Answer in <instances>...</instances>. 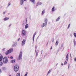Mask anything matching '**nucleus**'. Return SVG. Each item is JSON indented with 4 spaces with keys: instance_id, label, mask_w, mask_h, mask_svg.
<instances>
[{
    "instance_id": "obj_33",
    "label": "nucleus",
    "mask_w": 76,
    "mask_h": 76,
    "mask_svg": "<svg viewBox=\"0 0 76 76\" xmlns=\"http://www.w3.org/2000/svg\"><path fill=\"white\" fill-rule=\"evenodd\" d=\"M74 35L75 38H76V34L75 33L74 34Z\"/></svg>"
},
{
    "instance_id": "obj_36",
    "label": "nucleus",
    "mask_w": 76,
    "mask_h": 76,
    "mask_svg": "<svg viewBox=\"0 0 76 76\" xmlns=\"http://www.w3.org/2000/svg\"><path fill=\"white\" fill-rule=\"evenodd\" d=\"M74 44H75V45H76V42H74Z\"/></svg>"
},
{
    "instance_id": "obj_26",
    "label": "nucleus",
    "mask_w": 76,
    "mask_h": 76,
    "mask_svg": "<svg viewBox=\"0 0 76 76\" xmlns=\"http://www.w3.org/2000/svg\"><path fill=\"white\" fill-rule=\"evenodd\" d=\"M44 13H45V10H43V11H42V15H43V14H44Z\"/></svg>"
},
{
    "instance_id": "obj_13",
    "label": "nucleus",
    "mask_w": 76,
    "mask_h": 76,
    "mask_svg": "<svg viewBox=\"0 0 76 76\" xmlns=\"http://www.w3.org/2000/svg\"><path fill=\"white\" fill-rule=\"evenodd\" d=\"M52 69H50L49 70V71L48 72L47 75H48V74H50V73H51V72Z\"/></svg>"
},
{
    "instance_id": "obj_20",
    "label": "nucleus",
    "mask_w": 76,
    "mask_h": 76,
    "mask_svg": "<svg viewBox=\"0 0 76 76\" xmlns=\"http://www.w3.org/2000/svg\"><path fill=\"white\" fill-rule=\"evenodd\" d=\"M55 8V7H53L52 9V12H54V11H55V10L54 9Z\"/></svg>"
},
{
    "instance_id": "obj_52",
    "label": "nucleus",
    "mask_w": 76,
    "mask_h": 76,
    "mask_svg": "<svg viewBox=\"0 0 76 76\" xmlns=\"http://www.w3.org/2000/svg\"><path fill=\"white\" fill-rule=\"evenodd\" d=\"M26 0H24V1H26Z\"/></svg>"
},
{
    "instance_id": "obj_32",
    "label": "nucleus",
    "mask_w": 76,
    "mask_h": 76,
    "mask_svg": "<svg viewBox=\"0 0 76 76\" xmlns=\"http://www.w3.org/2000/svg\"><path fill=\"white\" fill-rule=\"evenodd\" d=\"M10 4H11V3H9L8 4V6H10Z\"/></svg>"
},
{
    "instance_id": "obj_25",
    "label": "nucleus",
    "mask_w": 76,
    "mask_h": 76,
    "mask_svg": "<svg viewBox=\"0 0 76 76\" xmlns=\"http://www.w3.org/2000/svg\"><path fill=\"white\" fill-rule=\"evenodd\" d=\"M3 65V62L1 61H0V66H1Z\"/></svg>"
},
{
    "instance_id": "obj_31",
    "label": "nucleus",
    "mask_w": 76,
    "mask_h": 76,
    "mask_svg": "<svg viewBox=\"0 0 76 76\" xmlns=\"http://www.w3.org/2000/svg\"><path fill=\"white\" fill-rule=\"evenodd\" d=\"M28 75V72H26L25 75H24V76H27V75Z\"/></svg>"
},
{
    "instance_id": "obj_4",
    "label": "nucleus",
    "mask_w": 76,
    "mask_h": 76,
    "mask_svg": "<svg viewBox=\"0 0 76 76\" xmlns=\"http://www.w3.org/2000/svg\"><path fill=\"white\" fill-rule=\"evenodd\" d=\"M48 21V20L47 19L45 18V23H43V24L41 25V27H42V28H43V27H44V26L45 25L46 26L47 25Z\"/></svg>"
},
{
    "instance_id": "obj_17",
    "label": "nucleus",
    "mask_w": 76,
    "mask_h": 76,
    "mask_svg": "<svg viewBox=\"0 0 76 76\" xmlns=\"http://www.w3.org/2000/svg\"><path fill=\"white\" fill-rule=\"evenodd\" d=\"M9 19V17H6L4 19V20H8V19Z\"/></svg>"
},
{
    "instance_id": "obj_12",
    "label": "nucleus",
    "mask_w": 76,
    "mask_h": 76,
    "mask_svg": "<svg viewBox=\"0 0 76 76\" xmlns=\"http://www.w3.org/2000/svg\"><path fill=\"white\" fill-rule=\"evenodd\" d=\"M16 60H12L11 61V63H15V61Z\"/></svg>"
},
{
    "instance_id": "obj_29",
    "label": "nucleus",
    "mask_w": 76,
    "mask_h": 76,
    "mask_svg": "<svg viewBox=\"0 0 76 76\" xmlns=\"http://www.w3.org/2000/svg\"><path fill=\"white\" fill-rule=\"evenodd\" d=\"M67 64V62L65 61L64 63V65H66Z\"/></svg>"
},
{
    "instance_id": "obj_24",
    "label": "nucleus",
    "mask_w": 76,
    "mask_h": 76,
    "mask_svg": "<svg viewBox=\"0 0 76 76\" xmlns=\"http://www.w3.org/2000/svg\"><path fill=\"white\" fill-rule=\"evenodd\" d=\"M25 25V21H23V22L22 25L24 26Z\"/></svg>"
},
{
    "instance_id": "obj_38",
    "label": "nucleus",
    "mask_w": 76,
    "mask_h": 76,
    "mask_svg": "<svg viewBox=\"0 0 76 76\" xmlns=\"http://www.w3.org/2000/svg\"><path fill=\"white\" fill-rule=\"evenodd\" d=\"M5 50H6V49L5 48H3V49H2V50L3 51H4Z\"/></svg>"
},
{
    "instance_id": "obj_37",
    "label": "nucleus",
    "mask_w": 76,
    "mask_h": 76,
    "mask_svg": "<svg viewBox=\"0 0 76 76\" xmlns=\"http://www.w3.org/2000/svg\"><path fill=\"white\" fill-rule=\"evenodd\" d=\"M13 57H12V56H11L10 57V58H11V59H13Z\"/></svg>"
},
{
    "instance_id": "obj_50",
    "label": "nucleus",
    "mask_w": 76,
    "mask_h": 76,
    "mask_svg": "<svg viewBox=\"0 0 76 76\" xmlns=\"http://www.w3.org/2000/svg\"><path fill=\"white\" fill-rule=\"evenodd\" d=\"M11 26V25H9V26Z\"/></svg>"
},
{
    "instance_id": "obj_16",
    "label": "nucleus",
    "mask_w": 76,
    "mask_h": 76,
    "mask_svg": "<svg viewBox=\"0 0 76 76\" xmlns=\"http://www.w3.org/2000/svg\"><path fill=\"white\" fill-rule=\"evenodd\" d=\"M28 26H29L28 24H27L25 26V29H27L28 28Z\"/></svg>"
},
{
    "instance_id": "obj_35",
    "label": "nucleus",
    "mask_w": 76,
    "mask_h": 76,
    "mask_svg": "<svg viewBox=\"0 0 76 76\" xmlns=\"http://www.w3.org/2000/svg\"><path fill=\"white\" fill-rule=\"evenodd\" d=\"M26 23L27 24V18H26Z\"/></svg>"
},
{
    "instance_id": "obj_7",
    "label": "nucleus",
    "mask_w": 76,
    "mask_h": 76,
    "mask_svg": "<svg viewBox=\"0 0 76 76\" xmlns=\"http://www.w3.org/2000/svg\"><path fill=\"white\" fill-rule=\"evenodd\" d=\"M22 32L23 35H26V31H25L23 30H22Z\"/></svg>"
},
{
    "instance_id": "obj_44",
    "label": "nucleus",
    "mask_w": 76,
    "mask_h": 76,
    "mask_svg": "<svg viewBox=\"0 0 76 76\" xmlns=\"http://www.w3.org/2000/svg\"><path fill=\"white\" fill-rule=\"evenodd\" d=\"M74 60H75V61H76V58H75V59H74Z\"/></svg>"
},
{
    "instance_id": "obj_19",
    "label": "nucleus",
    "mask_w": 76,
    "mask_h": 76,
    "mask_svg": "<svg viewBox=\"0 0 76 76\" xmlns=\"http://www.w3.org/2000/svg\"><path fill=\"white\" fill-rule=\"evenodd\" d=\"M2 60H3V56H1L0 57V61H2Z\"/></svg>"
},
{
    "instance_id": "obj_49",
    "label": "nucleus",
    "mask_w": 76,
    "mask_h": 76,
    "mask_svg": "<svg viewBox=\"0 0 76 76\" xmlns=\"http://www.w3.org/2000/svg\"><path fill=\"white\" fill-rule=\"evenodd\" d=\"M25 9H26V7H25Z\"/></svg>"
},
{
    "instance_id": "obj_14",
    "label": "nucleus",
    "mask_w": 76,
    "mask_h": 76,
    "mask_svg": "<svg viewBox=\"0 0 76 76\" xmlns=\"http://www.w3.org/2000/svg\"><path fill=\"white\" fill-rule=\"evenodd\" d=\"M34 4H35V1L34 0H30Z\"/></svg>"
},
{
    "instance_id": "obj_28",
    "label": "nucleus",
    "mask_w": 76,
    "mask_h": 76,
    "mask_svg": "<svg viewBox=\"0 0 76 76\" xmlns=\"http://www.w3.org/2000/svg\"><path fill=\"white\" fill-rule=\"evenodd\" d=\"M70 24H69L68 25V29H69V28H70Z\"/></svg>"
},
{
    "instance_id": "obj_47",
    "label": "nucleus",
    "mask_w": 76,
    "mask_h": 76,
    "mask_svg": "<svg viewBox=\"0 0 76 76\" xmlns=\"http://www.w3.org/2000/svg\"><path fill=\"white\" fill-rule=\"evenodd\" d=\"M58 64H56V66H57V65H58Z\"/></svg>"
},
{
    "instance_id": "obj_8",
    "label": "nucleus",
    "mask_w": 76,
    "mask_h": 76,
    "mask_svg": "<svg viewBox=\"0 0 76 76\" xmlns=\"http://www.w3.org/2000/svg\"><path fill=\"white\" fill-rule=\"evenodd\" d=\"M37 34V33L35 32L34 33V34L33 35V41H34V38L35 37V35Z\"/></svg>"
},
{
    "instance_id": "obj_53",
    "label": "nucleus",
    "mask_w": 76,
    "mask_h": 76,
    "mask_svg": "<svg viewBox=\"0 0 76 76\" xmlns=\"http://www.w3.org/2000/svg\"><path fill=\"white\" fill-rule=\"evenodd\" d=\"M70 56H71V54H70Z\"/></svg>"
},
{
    "instance_id": "obj_51",
    "label": "nucleus",
    "mask_w": 76,
    "mask_h": 76,
    "mask_svg": "<svg viewBox=\"0 0 76 76\" xmlns=\"http://www.w3.org/2000/svg\"><path fill=\"white\" fill-rule=\"evenodd\" d=\"M38 51H37V53H38Z\"/></svg>"
},
{
    "instance_id": "obj_43",
    "label": "nucleus",
    "mask_w": 76,
    "mask_h": 76,
    "mask_svg": "<svg viewBox=\"0 0 76 76\" xmlns=\"http://www.w3.org/2000/svg\"><path fill=\"white\" fill-rule=\"evenodd\" d=\"M20 38H19V39H18V41H19V40H20Z\"/></svg>"
},
{
    "instance_id": "obj_39",
    "label": "nucleus",
    "mask_w": 76,
    "mask_h": 76,
    "mask_svg": "<svg viewBox=\"0 0 76 76\" xmlns=\"http://www.w3.org/2000/svg\"><path fill=\"white\" fill-rule=\"evenodd\" d=\"M5 13H6V12H3V15H5Z\"/></svg>"
},
{
    "instance_id": "obj_15",
    "label": "nucleus",
    "mask_w": 76,
    "mask_h": 76,
    "mask_svg": "<svg viewBox=\"0 0 76 76\" xmlns=\"http://www.w3.org/2000/svg\"><path fill=\"white\" fill-rule=\"evenodd\" d=\"M42 2L39 3H38L36 5L37 7L38 6L39 4V5H41V4H42Z\"/></svg>"
},
{
    "instance_id": "obj_30",
    "label": "nucleus",
    "mask_w": 76,
    "mask_h": 76,
    "mask_svg": "<svg viewBox=\"0 0 76 76\" xmlns=\"http://www.w3.org/2000/svg\"><path fill=\"white\" fill-rule=\"evenodd\" d=\"M2 73V71H1V69H0V74H1Z\"/></svg>"
},
{
    "instance_id": "obj_2",
    "label": "nucleus",
    "mask_w": 76,
    "mask_h": 76,
    "mask_svg": "<svg viewBox=\"0 0 76 76\" xmlns=\"http://www.w3.org/2000/svg\"><path fill=\"white\" fill-rule=\"evenodd\" d=\"M22 51H20L19 54V56L18 57V60H22Z\"/></svg>"
},
{
    "instance_id": "obj_1",
    "label": "nucleus",
    "mask_w": 76,
    "mask_h": 76,
    "mask_svg": "<svg viewBox=\"0 0 76 76\" xmlns=\"http://www.w3.org/2000/svg\"><path fill=\"white\" fill-rule=\"evenodd\" d=\"M19 66H18V65H15L14 68V71H15L16 72H18V71L19 70Z\"/></svg>"
},
{
    "instance_id": "obj_41",
    "label": "nucleus",
    "mask_w": 76,
    "mask_h": 76,
    "mask_svg": "<svg viewBox=\"0 0 76 76\" xmlns=\"http://www.w3.org/2000/svg\"><path fill=\"white\" fill-rule=\"evenodd\" d=\"M70 67V65L69 64V66H68V69H69V67Z\"/></svg>"
},
{
    "instance_id": "obj_54",
    "label": "nucleus",
    "mask_w": 76,
    "mask_h": 76,
    "mask_svg": "<svg viewBox=\"0 0 76 76\" xmlns=\"http://www.w3.org/2000/svg\"><path fill=\"white\" fill-rule=\"evenodd\" d=\"M35 52H36V50L35 51Z\"/></svg>"
},
{
    "instance_id": "obj_18",
    "label": "nucleus",
    "mask_w": 76,
    "mask_h": 76,
    "mask_svg": "<svg viewBox=\"0 0 76 76\" xmlns=\"http://www.w3.org/2000/svg\"><path fill=\"white\" fill-rule=\"evenodd\" d=\"M58 42H59L57 40L55 44V45L56 46H57V45H58Z\"/></svg>"
},
{
    "instance_id": "obj_48",
    "label": "nucleus",
    "mask_w": 76,
    "mask_h": 76,
    "mask_svg": "<svg viewBox=\"0 0 76 76\" xmlns=\"http://www.w3.org/2000/svg\"><path fill=\"white\" fill-rule=\"evenodd\" d=\"M8 15H10V13H8Z\"/></svg>"
},
{
    "instance_id": "obj_21",
    "label": "nucleus",
    "mask_w": 76,
    "mask_h": 76,
    "mask_svg": "<svg viewBox=\"0 0 76 76\" xmlns=\"http://www.w3.org/2000/svg\"><path fill=\"white\" fill-rule=\"evenodd\" d=\"M2 69L3 70H6V68L5 67H3Z\"/></svg>"
},
{
    "instance_id": "obj_5",
    "label": "nucleus",
    "mask_w": 76,
    "mask_h": 76,
    "mask_svg": "<svg viewBox=\"0 0 76 76\" xmlns=\"http://www.w3.org/2000/svg\"><path fill=\"white\" fill-rule=\"evenodd\" d=\"M3 62L4 63H7L8 62V59L7 57H5L3 58Z\"/></svg>"
},
{
    "instance_id": "obj_42",
    "label": "nucleus",
    "mask_w": 76,
    "mask_h": 76,
    "mask_svg": "<svg viewBox=\"0 0 76 76\" xmlns=\"http://www.w3.org/2000/svg\"><path fill=\"white\" fill-rule=\"evenodd\" d=\"M41 54H42V50L41 52Z\"/></svg>"
},
{
    "instance_id": "obj_3",
    "label": "nucleus",
    "mask_w": 76,
    "mask_h": 76,
    "mask_svg": "<svg viewBox=\"0 0 76 76\" xmlns=\"http://www.w3.org/2000/svg\"><path fill=\"white\" fill-rule=\"evenodd\" d=\"M13 48H11L7 51H6V55H8L9 54H10L11 53L13 52Z\"/></svg>"
},
{
    "instance_id": "obj_27",
    "label": "nucleus",
    "mask_w": 76,
    "mask_h": 76,
    "mask_svg": "<svg viewBox=\"0 0 76 76\" xmlns=\"http://www.w3.org/2000/svg\"><path fill=\"white\" fill-rule=\"evenodd\" d=\"M17 76H20V73H18L17 74Z\"/></svg>"
},
{
    "instance_id": "obj_46",
    "label": "nucleus",
    "mask_w": 76,
    "mask_h": 76,
    "mask_svg": "<svg viewBox=\"0 0 76 76\" xmlns=\"http://www.w3.org/2000/svg\"><path fill=\"white\" fill-rule=\"evenodd\" d=\"M63 63H61V66H63Z\"/></svg>"
},
{
    "instance_id": "obj_11",
    "label": "nucleus",
    "mask_w": 76,
    "mask_h": 76,
    "mask_svg": "<svg viewBox=\"0 0 76 76\" xmlns=\"http://www.w3.org/2000/svg\"><path fill=\"white\" fill-rule=\"evenodd\" d=\"M16 43H14L13 45H12V47H15L17 45Z\"/></svg>"
},
{
    "instance_id": "obj_55",
    "label": "nucleus",
    "mask_w": 76,
    "mask_h": 76,
    "mask_svg": "<svg viewBox=\"0 0 76 76\" xmlns=\"http://www.w3.org/2000/svg\"><path fill=\"white\" fill-rule=\"evenodd\" d=\"M71 36H72V35H71Z\"/></svg>"
},
{
    "instance_id": "obj_9",
    "label": "nucleus",
    "mask_w": 76,
    "mask_h": 76,
    "mask_svg": "<svg viewBox=\"0 0 76 76\" xmlns=\"http://www.w3.org/2000/svg\"><path fill=\"white\" fill-rule=\"evenodd\" d=\"M23 0H21L20 1V4L21 5H22L23 4Z\"/></svg>"
},
{
    "instance_id": "obj_6",
    "label": "nucleus",
    "mask_w": 76,
    "mask_h": 76,
    "mask_svg": "<svg viewBox=\"0 0 76 76\" xmlns=\"http://www.w3.org/2000/svg\"><path fill=\"white\" fill-rule=\"evenodd\" d=\"M26 42V40L25 39H23L22 42V45H24L25 44V42Z\"/></svg>"
},
{
    "instance_id": "obj_45",
    "label": "nucleus",
    "mask_w": 76,
    "mask_h": 76,
    "mask_svg": "<svg viewBox=\"0 0 76 76\" xmlns=\"http://www.w3.org/2000/svg\"><path fill=\"white\" fill-rule=\"evenodd\" d=\"M50 50H52V46H51L50 48Z\"/></svg>"
},
{
    "instance_id": "obj_23",
    "label": "nucleus",
    "mask_w": 76,
    "mask_h": 76,
    "mask_svg": "<svg viewBox=\"0 0 76 76\" xmlns=\"http://www.w3.org/2000/svg\"><path fill=\"white\" fill-rule=\"evenodd\" d=\"M41 60H42V59H41V58H39L38 59V61L39 62H41Z\"/></svg>"
},
{
    "instance_id": "obj_40",
    "label": "nucleus",
    "mask_w": 76,
    "mask_h": 76,
    "mask_svg": "<svg viewBox=\"0 0 76 76\" xmlns=\"http://www.w3.org/2000/svg\"><path fill=\"white\" fill-rule=\"evenodd\" d=\"M38 53L37 52L36 53V56H37V55H38Z\"/></svg>"
},
{
    "instance_id": "obj_10",
    "label": "nucleus",
    "mask_w": 76,
    "mask_h": 76,
    "mask_svg": "<svg viewBox=\"0 0 76 76\" xmlns=\"http://www.w3.org/2000/svg\"><path fill=\"white\" fill-rule=\"evenodd\" d=\"M66 60L67 61H68V60H69V55H68V54H67L66 55Z\"/></svg>"
},
{
    "instance_id": "obj_22",
    "label": "nucleus",
    "mask_w": 76,
    "mask_h": 76,
    "mask_svg": "<svg viewBox=\"0 0 76 76\" xmlns=\"http://www.w3.org/2000/svg\"><path fill=\"white\" fill-rule=\"evenodd\" d=\"M60 17H58V18L56 19V21H58V20H60Z\"/></svg>"
},
{
    "instance_id": "obj_34",
    "label": "nucleus",
    "mask_w": 76,
    "mask_h": 76,
    "mask_svg": "<svg viewBox=\"0 0 76 76\" xmlns=\"http://www.w3.org/2000/svg\"><path fill=\"white\" fill-rule=\"evenodd\" d=\"M54 38H53V39H52V41L53 42H54Z\"/></svg>"
}]
</instances>
